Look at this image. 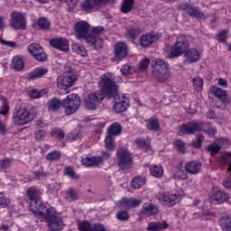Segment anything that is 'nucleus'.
I'll return each instance as SVG.
<instances>
[{"mask_svg":"<svg viewBox=\"0 0 231 231\" xmlns=\"http://www.w3.org/2000/svg\"><path fill=\"white\" fill-rule=\"evenodd\" d=\"M115 79V74L111 72H106L101 76L99 80L100 90L89 94L85 101V106L88 109H97V104L100 100H104L106 97H108V98L113 97L115 100L113 111L116 115H120V113L127 111V107H129V97L124 94H118V85H116Z\"/></svg>","mask_w":231,"mask_h":231,"instance_id":"nucleus-1","label":"nucleus"},{"mask_svg":"<svg viewBox=\"0 0 231 231\" xmlns=\"http://www.w3.org/2000/svg\"><path fill=\"white\" fill-rule=\"evenodd\" d=\"M74 31L77 39H84L87 44L93 46L96 50H100L104 46V40L100 35L104 33V27H94L89 32V23L86 21H79L75 23Z\"/></svg>","mask_w":231,"mask_h":231,"instance_id":"nucleus-2","label":"nucleus"},{"mask_svg":"<svg viewBox=\"0 0 231 231\" xmlns=\"http://www.w3.org/2000/svg\"><path fill=\"white\" fill-rule=\"evenodd\" d=\"M62 106L66 115H73L80 106V97L77 94H70L62 102L57 98L49 101V111H57Z\"/></svg>","mask_w":231,"mask_h":231,"instance_id":"nucleus-3","label":"nucleus"},{"mask_svg":"<svg viewBox=\"0 0 231 231\" xmlns=\"http://www.w3.org/2000/svg\"><path fill=\"white\" fill-rule=\"evenodd\" d=\"M37 216L45 219L51 231H60L64 228V221H62V217H60L51 208L47 207L42 209V212Z\"/></svg>","mask_w":231,"mask_h":231,"instance_id":"nucleus-4","label":"nucleus"},{"mask_svg":"<svg viewBox=\"0 0 231 231\" xmlns=\"http://www.w3.org/2000/svg\"><path fill=\"white\" fill-rule=\"evenodd\" d=\"M197 131H203L207 134L212 136L216 134V128L212 127L210 125L199 122H190L180 125L179 128V136H183V134H194Z\"/></svg>","mask_w":231,"mask_h":231,"instance_id":"nucleus-5","label":"nucleus"},{"mask_svg":"<svg viewBox=\"0 0 231 231\" xmlns=\"http://www.w3.org/2000/svg\"><path fill=\"white\" fill-rule=\"evenodd\" d=\"M153 70L152 71L153 79H156L159 82H167L171 80L172 75L169 70V65L162 60L154 59L152 61Z\"/></svg>","mask_w":231,"mask_h":231,"instance_id":"nucleus-6","label":"nucleus"},{"mask_svg":"<svg viewBox=\"0 0 231 231\" xmlns=\"http://www.w3.org/2000/svg\"><path fill=\"white\" fill-rule=\"evenodd\" d=\"M41 191L35 188H29L27 189V197L30 199V210L36 216L42 212L43 208H47L48 206H44L42 199H41Z\"/></svg>","mask_w":231,"mask_h":231,"instance_id":"nucleus-7","label":"nucleus"},{"mask_svg":"<svg viewBox=\"0 0 231 231\" xmlns=\"http://www.w3.org/2000/svg\"><path fill=\"white\" fill-rule=\"evenodd\" d=\"M79 79V75L72 69H68L61 76L57 79V86L59 89H68L75 84V81Z\"/></svg>","mask_w":231,"mask_h":231,"instance_id":"nucleus-8","label":"nucleus"},{"mask_svg":"<svg viewBox=\"0 0 231 231\" xmlns=\"http://www.w3.org/2000/svg\"><path fill=\"white\" fill-rule=\"evenodd\" d=\"M189 51V42L184 37L178 38L175 43L170 48L169 59L180 57Z\"/></svg>","mask_w":231,"mask_h":231,"instance_id":"nucleus-9","label":"nucleus"},{"mask_svg":"<svg viewBox=\"0 0 231 231\" xmlns=\"http://www.w3.org/2000/svg\"><path fill=\"white\" fill-rule=\"evenodd\" d=\"M11 28L14 30H25L26 29V14L24 13L14 11L11 13L9 21Z\"/></svg>","mask_w":231,"mask_h":231,"instance_id":"nucleus-10","label":"nucleus"},{"mask_svg":"<svg viewBox=\"0 0 231 231\" xmlns=\"http://www.w3.org/2000/svg\"><path fill=\"white\" fill-rule=\"evenodd\" d=\"M118 165L124 171L130 169L133 165V158L129 152L125 149H120L117 152Z\"/></svg>","mask_w":231,"mask_h":231,"instance_id":"nucleus-11","label":"nucleus"},{"mask_svg":"<svg viewBox=\"0 0 231 231\" xmlns=\"http://www.w3.org/2000/svg\"><path fill=\"white\" fill-rule=\"evenodd\" d=\"M28 51L39 62H44L48 59V55L42 50V47L37 43H32L28 46Z\"/></svg>","mask_w":231,"mask_h":231,"instance_id":"nucleus-12","label":"nucleus"},{"mask_svg":"<svg viewBox=\"0 0 231 231\" xmlns=\"http://www.w3.org/2000/svg\"><path fill=\"white\" fill-rule=\"evenodd\" d=\"M180 8L189 14L190 17H195L196 19H205V14L201 13L198 7L189 4V3H182L180 5Z\"/></svg>","mask_w":231,"mask_h":231,"instance_id":"nucleus-13","label":"nucleus"},{"mask_svg":"<svg viewBox=\"0 0 231 231\" xmlns=\"http://www.w3.org/2000/svg\"><path fill=\"white\" fill-rule=\"evenodd\" d=\"M159 201L166 207H174L180 199V195L176 193H162L159 195Z\"/></svg>","mask_w":231,"mask_h":231,"instance_id":"nucleus-14","label":"nucleus"},{"mask_svg":"<svg viewBox=\"0 0 231 231\" xmlns=\"http://www.w3.org/2000/svg\"><path fill=\"white\" fill-rule=\"evenodd\" d=\"M129 53V48L127 44L124 42H118L114 45V55L118 60L125 59Z\"/></svg>","mask_w":231,"mask_h":231,"instance_id":"nucleus-15","label":"nucleus"},{"mask_svg":"<svg viewBox=\"0 0 231 231\" xmlns=\"http://www.w3.org/2000/svg\"><path fill=\"white\" fill-rule=\"evenodd\" d=\"M51 46L60 51H69V42L66 38H56L50 41Z\"/></svg>","mask_w":231,"mask_h":231,"instance_id":"nucleus-16","label":"nucleus"},{"mask_svg":"<svg viewBox=\"0 0 231 231\" xmlns=\"http://www.w3.org/2000/svg\"><path fill=\"white\" fill-rule=\"evenodd\" d=\"M209 91L211 95H214L216 98H218V100H221L224 104H230V98L228 96H226V91L223 90L222 88L212 85L209 88Z\"/></svg>","mask_w":231,"mask_h":231,"instance_id":"nucleus-17","label":"nucleus"},{"mask_svg":"<svg viewBox=\"0 0 231 231\" xmlns=\"http://www.w3.org/2000/svg\"><path fill=\"white\" fill-rule=\"evenodd\" d=\"M78 228L79 231H107L104 226L100 224L91 226V224L88 221H79Z\"/></svg>","mask_w":231,"mask_h":231,"instance_id":"nucleus-18","label":"nucleus"},{"mask_svg":"<svg viewBox=\"0 0 231 231\" xmlns=\"http://www.w3.org/2000/svg\"><path fill=\"white\" fill-rule=\"evenodd\" d=\"M120 208H136L139 205H142V200L134 198H123L118 203Z\"/></svg>","mask_w":231,"mask_h":231,"instance_id":"nucleus-19","label":"nucleus"},{"mask_svg":"<svg viewBox=\"0 0 231 231\" xmlns=\"http://www.w3.org/2000/svg\"><path fill=\"white\" fill-rule=\"evenodd\" d=\"M160 212L158 206L152 203H144L141 208V215L151 217V216H156Z\"/></svg>","mask_w":231,"mask_h":231,"instance_id":"nucleus-20","label":"nucleus"},{"mask_svg":"<svg viewBox=\"0 0 231 231\" xmlns=\"http://www.w3.org/2000/svg\"><path fill=\"white\" fill-rule=\"evenodd\" d=\"M184 169L188 174H199L201 171V162L199 161H189L185 163Z\"/></svg>","mask_w":231,"mask_h":231,"instance_id":"nucleus-21","label":"nucleus"},{"mask_svg":"<svg viewBox=\"0 0 231 231\" xmlns=\"http://www.w3.org/2000/svg\"><path fill=\"white\" fill-rule=\"evenodd\" d=\"M159 37H160V34L156 32H151L149 34L142 35L140 39V44L141 46L147 48V46H151L152 42H156Z\"/></svg>","mask_w":231,"mask_h":231,"instance_id":"nucleus-22","label":"nucleus"},{"mask_svg":"<svg viewBox=\"0 0 231 231\" xmlns=\"http://www.w3.org/2000/svg\"><path fill=\"white\" fill-rule=\"evenodd\" d=\"M48 71H49L48 68H46V67H38L28 74V79L30 80H35L37 79H42V77L48 75Z\"/></svg>","mask_w":231,"mask_h":231,"instance_id":"nucleus-23","label":"nucleus"},{"mask_svg":"<svg viewBox=\"0 0 231 231\" xmlns=\"http://www.w3.org/2000/svg\"><path fill=\"white\" fill-rule=\"evenodd\" d=\"M185 63L193 64V62H198L199 60V51L196 49H190L185 53Z\"/></svg>","mask_w":231,"mask_h":231,"instance_id":"nucleus-24","label":"nucleus"},{"mask_svg":"<svg viewBox=\"0 0 231 231\" xmlns=\"http://www.w3.org/2000/svg\"><path fill=\"white\" fill-rule=\"evenodd\" d=\"M228 199V194L225 193L223 190L218 189H214L212 195H211V200L217 201V203H225Z\"/></svg>","mask_w":231,"mask_h":231,"instance_id":"nucleus-25","label":"nucleus"},{"mask_svg":"<svg viewBox=\"0 0 231 231\" xmlns=\"http://www.w3.org/2000/svg\"><path fill=\"white\" fill-rule=\"evenodd\" d=\"M11 68L15 71H23L24 69V59L23 56L16 55L11 60Z\"/></svg>","mask_w":231,"mask_h":231,"instance_id":"nucleus-26","label":"nucleus"},{"mask_svg":"<svg viewBox=\"0 0 231 231\" xmlns=\"http://www.w3.org/2000/svg\"><path fill=\"white\" fill-rule=\"evenodd\" d=\"M103 162L102 157H85L82 159L81 163L85 167H97Z\"/></svg>","mask_w":231,"mask_h":231,"instance_id":"nucleus-27","label":"nucleus"},{"mask_svg":"<svg viewBox=\"0 0 231 231\" xmlns=\"http://www.w3.org/2000/svg\"><path fill=\"white\" fill-rule=\"evenodd\" d=\"M219 226L223 230L231 231V216L222 215L219 219Z\"/></svg>","mask_w":231,"mask_h":231,"instance_id":"nucleus-28","label":"nucleus"},{"mask_svg":"<svg viewBox=\"0 0 231 231\" xmlns=\"http://www.w3.org/2000/svg\"><path fill=\"white\" fill-rule=\"evenodd\" d=\"M219 165H228L227 171L231 172V152H226L217 159Z\"/></svg>","mask_w":231,"mask_h":231,"instance_id":"nucleus-29","label":"nucleus"},{"mask_svg":"<svg viewBox=\"0 0 231 231\" xmlns=\"http://www.w3.org/2000/svg\"><path fill=\"white\" fill-rule=\"evenodd\" d=\"M147 181V179L143 176H137L134 178L131 181V187L133 189H142L143 185H145V182Z\"/></svg>","mask_w":231,"mask_h":231,"instance_id":"nucleus-30","label":"nucleus"},{"mask_svg":"<svg viewBox=\"0 0 231 231\" xmlns=\"http://www.w3.org/2000/svg\"><path fill=\"white\" fill-rule=\"evenodd\" d=\"M189 175L187 174V171L183 170V167H177L175 169V173L173 174V180H188Z\"/></svg>","mask_w":231,"mask_h":231,"instance_id":"nucleus-31","label":"nucleus"},{"mask_svg":"<svg viewBox=\"0 0 231 231\" xmlns=\"http://www.w3.org/2000/svg\"><path fill=\"white\" fill-rule=\"evenodd\" d=\"M33 120L32 116H14L13 122L16 125H25V124H30Z\"/></svg>","mask_w":231,"mask_h":231,"instance_id":"nucleus-32","label":"nucleus"},{"mask_svg":"<svg viewBox=\"0 0 231 231\" xmlns=\"http://www.w3.org/2000/svg\"><path fill=\"white\" fill-rule=\"evenodd\" d=\"M134 6V0H123L121 5V12L122 14H129L133 7Z\"/></svg>","mask_w":231,"mask_h":231,"instance_id":"nucleus-33","label":"nucleus"},{"mask_svg":"<svg viewBox=\"0 0 231 231\" xmlns=\"http://www.w3.org/2000/svg\"><path fill=\"white\" fill-rule=\"evenodd\" d=\"M146 127L149 131H160V121L152 117L147 121Z\"/></svg>","mask_w":231,"mask_h":231,"instance_id":"nucleus-34","label":"nucleus"},{"mask_svg":"<svg viewBox=\"0 0 231 231\" xmlns=\"http://www.w3.org/2000/svg\"><path fill=\"white\" fill-rule=\"evenodd\" d=\"M122 133V126L118 123H114L107 129V134L111 136H118Z\"/></svg>","mask_w":231,"mask_h":231,"instance_id":"nucleus-35","label":"nucleus"},{"mask_svg":"<svg viewBox=\"0 0 231 231\" xmlns=\"http://www.w3.org/2000/svg\"><path fill=\"white\" fill-rule=\"evenodd\" d=\"M150 172L153 178H162L163 176V168L158 165L150 166Z\"/></svg>","mask_w":231,"mask_h":231,"instance_id":"nucleus-36","label":"nucleus"},{"mask_svg":"<svg viewBox=\"0 0 231 231\" xmlns=\"http://www.w3.org/2000/svg\"><path fill=\"white\" fill-rule=\"evenodd\" d=\"M139 33H142V30L138 28L131 27L126 30L125 37H127V39H136Z\"/></svg>","mask_w":231,"mask_h":231,"instance_id":"nucleus-37","label":"nucleus"},{"mask_svg":"<svg viewBox=\"0 0 231 231\" xmlns=\"http://www.w3.org/2000/svg\"><path fill=\"white\" fill-rule=\"evenodd\" d=\"M51 136L52 138H57L58 140H62L66 136V133H64L62 129L55 127L51 129Z\"/></svg>","mask_w":231,"mask_h":231,"instance_id":"nucleus-38","label":"nucleus"},{"mask_svg":"<svg viewBox=\"0 0 231 231\" xmlns=\"http://www.w3.org/2000/svg\"><path fill=\"white\" fill-rule=\"evenodd\" d=\"M135 143L140 149L145 151V152H149V151H151V145L149 144V142L145 141V139H136Z\"/></svg>","mask_w":231,"mask_h":231,"instance_id":"nucleus-39","label":"nucleus"},{"mask_svg":"<svg viewBox=\"0 0 231 231\" xmlns=\"http://www.w3.org/2000/svg\"><path fill=\"white\" fill-rule=\"evenodd\" d=\"M192 84H193L194 89L198 93H199L200 91L203 90V79H201V77H195V78H193Z\"/></svg>","mask_w":231,"mask_h":231,"instance_id":"nucleus-40","label":"nucleus"},{"mask_svg":"<svg viewBox=\"0 0 231 231\" xmlns=\"http://www.w3.org/2000/svg\"><path fill=\"white\" fill-rule=\"evenodd\" d=\"M105 147L108 151H115V140L113 139V135L107 134L105 139Z\"/></svg>","mask_w":231,"mask_h":231,"instance_id":"nucleus-41","label":"nucleus"},{"mask_svg":"<svg viewBox=\"0 0 231 231\" xmlns=\"http://www.w3.org/2000/svg\"><path fill=\"white\" fill-rule=\"evenodd\" d=\"M72 51L74 53H77V55H80L81 57H86V49L84 48V46L80 44H78V43L72 44Z\"/></svg>","mask_w":231,"mask_h":231,"instance_id":"nucleus-42","label":"nucleus"},{"mask_svg":"<svg viewBox=\"0 0 231 231\" xmlns=\"http://www.w3.org/2000/svg\"><path fill=\"white\" fill-rule=\"evenodd\" d=\"M60 152L53 151L48 153L45 158L48 162H59V160H60Z\"/></svg>","mask_w":231,"mask_h":231,"instance_id":"nucleus-43","label":"nucleus"},{"mask_svg":"<svg viewBox=\"0 0 231 231\" xmlns=\"http://www.w3.org/2000/svg\"><path fill=\"white\" fill-rule=\"evenodd\" d=\"M120 72L122 75H133V73L136 72V69L129 64H125L121 68Z\"/></svg>","mask_w":231,"mask_h":231,"instance_id":"nucleus-44","label":"nucleus"},{"mask_svg":"<svg viewBox=\"0 0 231 231\" xmlns=\"http://www.w3.org/2000/svg\"><path fill=\"white\" fill-rule=\"evenodd\" d=\"M64 174L70 178V180H79V174L69 166L64 168Z\"/></svg>","mask_w":231,"mask_h":231,"instance_id":"nucleus-45","label":"nucleus"},{"mask_svg":"<svg viewBox=\"0 0 231 231\" xmlns=\"http://www.w3.org/2000/svg\"><path fill=\"white\" fill-rule=\"evenodd\" d=\"M116 217L118 221L125 222L129 221V217H131V216L129 215V212L121 210L116 213Z\"/></svg>","mask_w":231,"mask_h":231,"instance_id":"nucleus-46","label":"nucleus"},{"mask_svg":"<svg viewBox=\"0 0 231 231\" xmlns=\"http://www.w3.org/2000/svg\"><path fill=\"white\" fill-rule=\"evenodd\" d=\"M9 111H10V104L8 103V100L6 98H3V103L0 109V115L6 116Z\"/></svg>","mask_w":231,"mask_h":231,"instance_id":"nucleus-47","label":"nucleus"},{"mask_svg":"<svg viewBox=\"0 0 231 231\" xmlns=\"http://www.w3.org/2000/svg\"><path fill=\"white\" fill-rule=\"evenodd\" d=\"M174 145L178 152H180V154H185V143L181 140H176L174 142Z\"/></svg>","mask_w":231,"mask_h":231,"instance_id":"nucleus-48","label":"nucleus"},{"mask_svg":"<svg viewBox=\"0 0 231 231\" xmlns=\"http://www.w3.org/2000/svg\"><path fill=\"white\" fill-rule=\"evenodd\" d=\"M37 25L42 30H48V28H50V21L46 18H40L37 22Z\"/></svg>","mask_w":231,"mask_h":231,"instance_id":"nucleus-49","label":"nucleus"},{"mask_svg":"<svg viewBox=\"0 0 231 231\" xmlns=\"http://www.w3.org/2000/svg\"><path fill=\"white\" fill-rule=\"evenodd\" d=\"M149 64H151V60H149L148 58H143V60H141V61L139 62L140 71H145V69L149 68Z\"/></svg>","mask_w":231,"mask_h":231,"instance_id":"nucleus-50","label":"nucleus"},{"mask_svg":"<svg viewBox=\"0 0 231 231\" xmlns=\"http://www.w3.org/2000/svg\"><path fill=\"white\" fill-rule=\"evenodd\" d=\"M204 138L205 136H203V134H198L196 141L192 142V147H194L195 149H199V147H201V143L203 142Z\"/></svg>","mask_w":231,"mask_h":231,"instance_id":"nucleus-51","label":"nucleus"},{"mask_svg":"<svg viewBox=\"0 0 231 231\" xmlns=\"http://www.w3.org/2000/svg\"><path fill=\"white\" fill-rule=\"evenodd\" d=\"M14 163V159H3L0 161L1 169H8Z\"/></svg>","mask_w":231,"mask_h":231,"instance_id":"nucleus-52","label":"nucleus"},{"mask_svg":"<svg viewBox=\"0 0 231 231\" xmlns=\"http://www.w3.org/2000/svg\"><path fill=\"white\" fill-rule=\"evenodd\" d=\"M66 194L72 201H77V199H79V193L73 189H69L66 191Z\"/></svg>","mask_w":231,"mask_h":231,"instance_id":"nucleus-53","label":"nucleus"},{"mask_svg":"<svg viewBox=\"0 0 231 231\" xmlns=\"http://www.w3.org/2000/svg\"><path fill=\"white\" fill-rule=\"evenodd\" d=\"M207 151L211 152V154H217L221 151V146L217 144H210L208 146Z\"/></svg>","mask_w":231,"mask_h":231,"instance_id":"nucleus-54","label":"nucleus"},{"mask_svg":"<svg viewBox=\"0 0 231 231\" xmlns=\"http://www.w3.org/2000/svg\"><path fill=\"white\" fill-rule=\"evenodd\" d=\"M227 34H228V30H223L220 32H218V35H217L218 42H226Z\"/></svg>","mask_w":231,"mask_h":231,"instance_id":"nucleus-55","label":"nucleus"},{"mask_svg":"<svg viewBox=\"0 0 231 231\" xmlns=\"http://www.w3.org/2000/svg\"><path fill=\"white\" fill-rule=\"evenodd\" d=\"M44 93H46V91L42 90L41 92L32 89V91L29 92V95L31 97V98H41L42 95H44Z\"/></svg>","mask_w":231,"mask_h":231,"instance_id":"nucleus-56","label":"nucleus"},{"mask_svg":"<svg viewBox=\"0 0 231 231\" xmlns=\"http://www.w3.org/2000/svg\"><path fill=\"white\" fill-rule=\"evenodd\" d=\"M37 114H32L27 112L24 108H20V110L16 113V116H35Z\"/></svg>","mask_w":231,"mask_h":231,"instance_id":"nucleus-57","label":"nucleus"},{"mask_svg":"<svg viewBox=\"0 0 231 231\" xmlns=\"http://www.w3.org/2000/svg\"><path fill=\"white\" fill-rule=\"evenodd\" d=\"M0 42L3 46H9V48H15V46H17V43H15V42H8L6 40H4L1 36Z\"/></svg>","mask_w":231,"mask_h":231,"instance_id":"nucleus-58","label":"nucleus"},{"mask_svg":"<svg viewBox=\"0 0 231 231\" xmlns=\"http://www.w3.org/2000/svg\"><path fill=\"white\" fill-rule=\"evenodd\" d=\"M36 140H42L46 136V130H38L34 133Z\"/></svg>","mask_w":231,"mask_h":231,"instance_id":"nucleus-59","label":"nucleus"},{"mask_svg":"<svg viewBox=\"0 0 231 231\" xmlns=\"http://www.w3.org/2000/svg\"><path fill=\"white\" fill-rule=\"evenodd\" d=\"M10 205V199L5 198V197H0V207H8Z\"/></svg>","mask_w":231,"mask_h":231,"instance_id":"nucleus-60","label":"nucleus"},{"mask_svg":"<svg viewBox=\"0 0 231 231\" xmlns=\"http://www.w3.org/2000/svg\"><path fill=\"white\" fill-rule=\"evenodd\" d=\"M217 84L221 86V88H228V82L225 79H218Z\"/></svg>","mask_w":231,"mask_h":231,"instance_id":"nucleus-61","label":"nucleus"},{"mask_svg":"<svg viewBox=\"0 0 231 231\" xmlns=\"http://www.w3.org/2000/svg\"><path fill=\"white\" fill-rule=\"evenodd\" d=\"M223 186L225 187V189H231V179H230V177L224 180Z\"/></svg>","mask_w":231,"mask_h":231,"instance_id":"nucleus-62","label":"nucleus"},{"mask_svg":"<svg viewBox=\"0 0 231 231\" xmlns=\"http://www.w3.org/2000/svg\"><path fill=\"white\" fill-rule=\"evenodd\" d=\"M5 16H0V30H5L6 28V23H5Z\"/></svg>","mask_w":231,"mask_h":231,"instance_id":"nucleus-63","label":"nucleus"},{"mask_svg":"<svg viewBox=\"0 0 231 231\" xmlns=\"http://www.w3.org/2000/svg\"><path fill=\"white\" fill-rule=\"evenodd\" d=\"M0 133L1 134H5V133H6V126L1 121H0Z\"/></svg>","mask_w":231,"mask_h":231,"instance_id":"nucleus-64","label":"nucleus"}]
</instances>
